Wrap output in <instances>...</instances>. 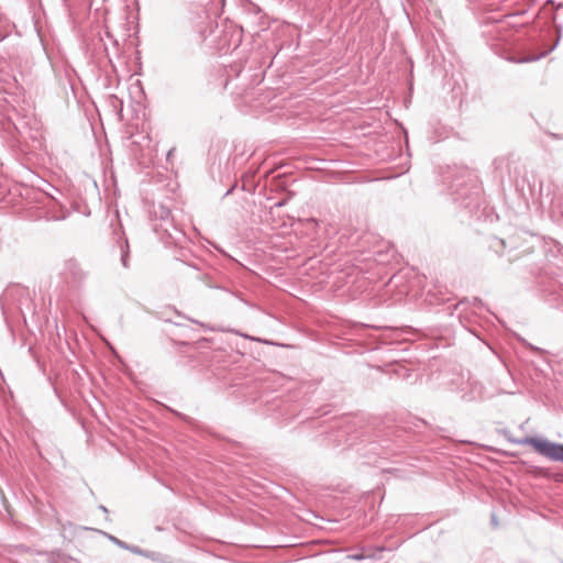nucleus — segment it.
<instances>
[{"label": "nucleus", "instance_id": "nucleus-1", "mask_svg": "<svg viewBox=\"0 0 563 563\" xmlns=\"http://www.w3.org/2000/svg\"><path fill=\"white\" fill-rule=\"evenodd\" d=\"M519 444L531 445L542 456L556 462H563V444L544 439L527 437Z\"/></svg>", "mask_w": 563, "mask_h": 563}, {"label": "nucleus", "instance_id": "nucleus-2", "mask_svg": "<svg viewBox=\"0 0 563 563\" xmlns=\"http://www.w3.org/2000/svg\"><path fill=\"white\" fill-rule=\"evenodd\" d=\"M65 269L68 274L71 275L75 282H79L85 277L84 271L80 268L79 264L74 260H69L66 262Z\"/></svg>", "mask_w": 563, "mask_h": 563}, {"label": "nucleus", "instance_id": "nucleus-3", "mask_svg": "<svg viewBox=\"0 0 563 563\" xmlns=\"http://www.w3.org/2000/svg\"><path fill=\"white\" fill-rule=\"evenodd\" d=\"M121 263L123 267H129V244L128 241H124V244H121Z\"/></svg>", "mask_w": 563, "mask_h": 563}, {"label": "nucleus", "instance_id": "nucleus-4", "mask_svg": "<svg viewBox=\"0 0 563 563\" xmlns=\"http://www.w3.org/2000/svg\"><path fill=\"white\" fill-rule=\"evenodd\" d=\"M111 540H112L117 545H119L120 548H123V549H130V547H129L125 542H123V541H121V540H119V539H117V538H114V537H111Z\"/></svg>", "mask_w": 563, "mask_h": 563}, {"label": "nucleus", "instance_id": "nucleus-5", "mask_svg": "<svg viewBox=\"0 0 563 563\" xmlns=\"http://www.w3.org/2000/svg\"><path fill=\"white\" fill-rule=\"evenodd\" d=\"M349 558H350L351 560L361 561V560L365 559V555H364V554H362V553H356V554H351V555H349Z\"/></svg>", "mask_w": 563, "mask_h": 563}, {"label": "nucleus", "instance_id": "nucleus-6", "mask_svg": "<svg viewBox=\"0 0 563 563\" xmlns=\"http://www.w3.org/2000/svg\"><path fill=\"white\" fill-rule=\"evenodd\" d=\"M169 216H170V211L168 209L162 208L161 218L163 220H166V219H168Z\"/></svg>", "mask_w": 563, "mask_h": 563}, {"label": "nucleus", "instance_id": "nucleus-7", "mask_svg": "<svg viewBox=\"0 0 563 563\" xmlns=\"http://www.w3.org/2000/svg\"><path fill=\"white\" fill-rule=\"evenodd\" d=\"M131 552L133 553H136V554H140L141 553V550L137 548V547H130L129 549Z\"/></svg>", "mask_w": 563, "mask_h": 563}, {"label": "nucleus", "instance_id": "nucleus-8", "mask_svg": "<svg viewBox=\"0 0 563 563\" xmlns=\"http://www.w3.org/2000/svg\"><path fill=\"white\" fill-rule=\"evenodd\" d=\"M173 153H174V150H173V148L168 151V153H167V159H169V158H170V156H173Z\"/></svg>", "mask_w": 563, "mask_h": 563}, {"label": "nucleus", "instance_id": "nucleus-9", "mask_svg": "<svg viewBox=\"0 0 563 563\" xmlns=\"http://www.w3.org/2000/svg\"><path fill=\"white\" fill-rule=\"evenodd\" d=\"M106 35H107L108 38L112 40V35L110 34V32L108 30L106 31Z\"/></svg>", "mask_w": 563, "mask_h": 563}, {"label": "nucleus", "instance_id": "nucleus-10", "mask_svg": "<svg viewBox=\"0 0 563 563\" xmlns=\"http://www.w3.org/2000/svg\"><path fill=\"white\" fill-rule=\"evenodd\" d=\"M100 509H101V511H104V512H107V511H108V510H107V508H106L104 506H100Z\"/></svg>", "mask_w": 563, "mask_h": 563}, {"label": "nucleus", "instance_id": "nucleus-11", "mask_svg": "<svg viewBox=\"0 0 563 563\" xmlns=\"http://www.w3.org/2000/svg\"><path fill=\"white\" fill-rule=\"evenodd\" d=\"M113 44H114V46H118V41L113 40Z\"/></svg>", "mask_w": 563, "mask_h": 563}]
</instances>
